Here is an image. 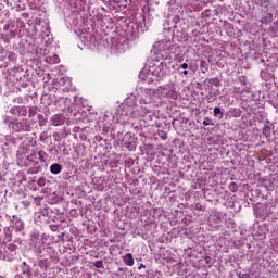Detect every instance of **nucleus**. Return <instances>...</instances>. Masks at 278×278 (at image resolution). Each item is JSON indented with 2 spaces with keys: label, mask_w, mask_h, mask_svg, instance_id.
<instances>
[{
  "label": "nucleus",
  "mask_w": 278,
  "mask_h": 278,
  "mask_svg": "<svg viewBox=\"0 0 278 278\" xmlns=\"http://www.w3.org/2000/svg\"><path fill=\"white\" fill-rule=\"evenodd\" d=\"M27 116V106H5L4 114L2 115L3 124L8 129H12L16 134L21 131H31V125L25 118L20 117Z\"/></svg>",
  "instance_id": "f257e3e1"
},
{
  "label": "nucleus",
  "mask_w": 278,
  "mask_h": 278,
  "mask_svg": "<svg viewBox=\"0 0 278 278\" xmlns=\"http://www.w3.org/2000/svg\"><path fill=\"white\" fill-rule=\"evenodd\" d=\"M0 62H4L1 66L8 68L10 66L9 62H16V53L8 52L5 49L0 48Z\"/></svg>",
  "instance_id": "f03ea898"
},
{
  "label": "nucleus",
  "mask_w": 278,
  "mask_h": 278,
  "mask_svg": "<svg viewBox=\"0 0 278 278\" xmlns=\"http://www.w3.org/2000/svg\"><path fill=\"white\" fill-rule=\"evenodd\" d=\"M16 257V245L14 243H10L4 248V254L0 255V260H4V262H12Z\"/></svg>",
  "instance_id": "7ed1b4c3"
},
{
  "label": "nucleus",
  "mask_w": 278,
  "mask_h": 278,
  "mask_svg": "<svg viewBox=\"0 0 278 278\" xmlns=\"http://www.w3.org/2000/svg\"><path fill=\"white\" fill-rule=\"evenodd\" d=\"M149 112H151V110H148L147 108L141 106L137 110L131 111L130 115L135 121H144Z\"/></svg>",
  "instance_id": "20e7f679"
},
{
  "label": "nucleus",
  "mask_w": 278,
  "mask_h": 278,
  "mask_svg": "<svg viewBox=\"0 0 278 278\" xmlns=\"http://www.w3.org/2000/svg\"><path fill=\"white\" fill-rule=\"evenodd\" d=\"M11 227L13 230H15V233H21L23 229H25V223L21 220V217H17L16 215H13L10 219Z\"/></svg>",
  "instance_id": "39448f33"
},
{
  "label": "nucleus",
  "mask_w": 278,
  "mask_h": 278,
  "mask_svg": "<svg viewBox=\"0 0 278 278\" xmlns=\"http://www.w3.org/2000/svg\"><path fill=\"white\" fill-rule=\"evenodd\" d=\"M118 116H119V121L123 123H131V118H134L131 116V110H129V108L127 106H123L118 111Z\"/></svg>",
  "instance_id": "423d86ee"
},
{
  "label": "nucleus",
  "mask_w": 278,
  "mask_h": 278,
  "mask_svg": "<svg viewBox=\"0 0 278 278\" xmlns=\"http://www.w3.org/2000/svg\"><path fill=\"white\" fill-rule=\"evenodd\" d=\"M153 94V90L151 89H142L140 92V103L141 105H149L151 103L152 99L151 96Z\"/></svg>",
  "instance_id": "0eeeda50"
},
{
  "label": "nucleus",
  "mask_w": 278,
  "mask_h": 278,
  "mask_svg": "<svg viewBox=\"0 0 278 278\" xmlns=\"http://www.w3.org/2000/svg\"><path fill=\"white\" fill-rule=\"evenodd\" d=\"M28 166H38V160H42V152H33L26 157Z\"/></svg>",
  "instance_id": "6e6552de"
},
{
  "label": "nucleus",
  "mask_w": 278,
  "mask_h": 278,
  "mask_svg": "<svg viewBox=\"0 0 278 278\" xmlns=\"http://www.w3.org/2000/svg\"><path fill=\"white\" fill-rule=\"evenodd\" d=\"M20 270H21L22 275H24V277H26V278L34 277V269L31 268V266H29V264H27V262H23L20 265Z\"/></svg>",
  "instance_id": "1a4fd4ad"
},
{
  "label": "nucleus",
  "mask_w": 278,
  "mask_h": 278,
  "mask_svg": "<svg viewBox=\"0 0 278 278\" xmlns=\"http://www.w3.org/2000/svg\"><path fill=\"white\" fill-rule=\"evenodd\" d=\"M50 35L51 28L49 26H46L40 33L41 40H45L46 45H51V39L49 38Z\"/></svg>",
  "instance_id": "9d476101"
},
{
  "label": "nucleus",
  "mask_w": 278,
  "mask_h": 278,
  "mask_svg": "<svg viewBox=\"0 0 278 278\" xmlns=\"http://www.w3.org/2000/svg\"><path fill=\"white\" fill-rule=\"evenodd\" d=\"M189 68L191 67L188 63H182L177 67V71L181 77H188V75H190Z\"/></svg>",
  "instance_id": "9b49d317"
},
{
  "label": "nucleus",
  "mask_w": 278,
  "mask_h": 278,
  "mask_svg": "<svg viewBox=\"0 0 278 278\" xmlns=\"http://www.w3.org/2000/svg\"><path fill=\"white\" fill-rule=\"evenodd\" d=\"M13 231L14 229L12 228V226H7L3 228L4 240L7 242H12Z\"/></svg>",
  "instance_id": "f8f14e48"
},
{
  "label": "nucleus",
  "mask_w": 278,
  "mask_h": 278,
  "mask_svg": "<svg viewBox=\"0 0 278 278\" xmlns=\"http://www.w3.org/2000/svg\"><path fill=\"white\" fill-rule=\"evenodd\" d=\"M51 125H53L54 127L64 125V116L60 114L53 115L51 118Z\"/></svg>",
  "instance_id": "ddd939ff"
},
{
  "label": "nucleus",
  "mask_w": 278,
  "mask_h": 278,
  "mask_svg": "<svg viewBox=\"0 0 278 278\" xmlns=\"http://www.w3.org/2000/svg\"><path fill=\"white\" fill-rule=\"evenodd\" d=\"M139 79H142L143 81L149 79V84H151V81H155V78L151 77V73L147 72V70L140 71Z\"/></svg>",
  "instance_id": "4468645a"
},
{
  "label": "nucleus",
  "mask_w": 278,
  "mask_h": 278,
  "mask_svg": "<svg viewBox=\"0 0 278 278\" xmlns=\"http://www.w3.org/2000/svg\"><path fill=\"white\" fill-rule=\"evenodd\" d=\"M138 99L134 93H131L128 98L125 99V105L126 108H134L137 103Z\"/></svg>",
  "instance_id": "2eb2a0df"
},
{
  "label": "nucleus",
  "mask_w": 278,
  "mask_h": 278,
  "mask_svg": "<svg viewBox=\"0 0 278 278\" xmlns=\"http://www.w3.org/2000/svg\"><path fill=\"white\" fill-rule=\"evenodd\" d=\"M50 173L52 175H60V173H62V165L59 164V163H53L51 166H50Z\"/></svg>",
  "instance_id": "dca6fc26"
},
{
  "label": "nucleus",
  "mask_w": 278,
  "mask_h": 278,
  "mask_svg": "<svg viewBox=\"0 0 278 278\" xmlns=\"http://www.w3.org/2000/svg\"><path fill=\"white\" fill-rule=\"evenodd\" d=\"M49 248H45L42 244L35 247V255L38 257H45V251H47Z\"/></svg>",
  "instance_id": "f3484780"
},
{
  "label": "nucleus",
  "mask_w": 278,
  "mask_h": 278,
  "mask_svg": "<svg viewBox=\"0 0 278 278\" xmlns=\"http://www.w3.org/2000/svg\"><path fill=\"white\" fill-rule=\"evenodd\" d=\"M17 166H29L27 162V156L25 154L17 155Z\"/></svg>",
  "instance_id": "a211bd4d"
},
{
  "label": "nucleus",
  "mask_w": 278,
  "mask_h": 278,
  "mask_svg": "<svg viewBox=\"0 0 278 278\" xmlns=\"http://www.w3.org/2000/svg\"><path fill=\"white\" fill-rule=\"evenodd\" d=\"M124 264L126 266H134V255L131 253H127L124 257Z\"/></svg>",
  "instance_id": "6ab92c4d"
},
{
  "label": "nucleus",
  "mask_w": 278,
  "mask_h": 278,
  "mask_svg": "<svg viewBox=\"0 0 278 278\" xmlns=\"http://www.w3.org/2000/svg\"><path fill=\"white\" fill-rule=\"evenodd\" d=\"M38 266L41 268V270H49V266H51V263L48 260H40L38 262Z\"/></svg>",
  "instance_id": "aec40b11"
},
{
  "label": "nucleus",
  "mask_w": 278,
  "mask_h": 278,
  "mask_svg": "<svg viewBox=\"0 0 278 278\" xmlns=\"http://www.w3.org/2000/svg\"><path fill=\"white\" fill-rule=\"evenodd\" d=\"M155 121V114L153 112L149 111L147 114L146 118H143V122L147 123L148 125H151Z\"/></svg>",
  "instance_id": "412c9836"
},
{
  "label": "nucleus",
  "mask_w": 278,
  "mask_h": 278,
  "mask_svg": "<svg viewBox=\"0 0 278 278\" xmlns=\"http://www.w3.org/2000/svg\"><path fill=\"white\" fill-rule=\"evenodd\" d=\"M263 136H265V138H270V122L267 121L265 123V126L263 128Z\"/></svg>",
  "instance_id": "4be33fe9"
},
{
  "label": "nucleus",
  "mask_w": 278,
  "mask_h": 278,
  "mask_svg": "<svg viewBox=\"0 0 278 278\" xmlns=\"http://www.w3.org/2000/svg\"><path fill=\"white\" fill-rule=\"evenodd\" d=\"M12 103H15L17 105H21L22 103H27V97H15L13 98Z\"/></svg>",
  "instance_id": "5701e85b"
},
{
  "label": "nucleus",
  "mask_w": 278,
  "mask_h": 278,
  "mask_svg": "<svg viewBox=\"0 0 278 278\" xmlns=\"http://www.w3.org/2000/svg\"><path fill=\"white\" fill-rule=\"evenodd\" d=\"M213 112H214L215 118H223V116H225V114L223 113L219 106H215Z\"/></svg>",
  "instance_id": "b1692460"
},
{
  "label": "nucleus",
  "mask_w": 278,
  "mask_h": 278,
  "mask_svg": "<svg viewBox=\"0 0 278 278\" xmlns=\"http://www.w3.org/2000/svg\"><path fill=\"white\" fill-rule=\"evenodd\" d=\"M160 48V51H166V49L170 48V43H164V41H159L156 43Z\"/></svg>",
  "instance_id": "393cba45"
},
{
  "label": "nucleus",
  "mask_w": 278,
  "mask_h": 278,
  "mask_svg": "<svg viewBox=\"0 0 278 278\" xmlns=\"http://www.w3.org/2000/svg\"><path fill=\"white\" fill-rule=\"evenodd\" d=\"M172 23L174 24V27L176 28L177 25H179V23H181V17L179 15H175L173 18H172Z\"/></svg>",
  "instance_id": "a878e982"
},
{
  "label": "nucleus",
  "mask_w": 278,
  "mask_h": 278,
  "mask_svg": "<svg viewBox=\"0 0 278 278\" xmlns=\"http://www.w3.org/2000/svg\"><path fill=\"white\" fill-rule=\"evenodd\" d=\"M36 114H38V109L36 106H31L29 110H28V116L29 118H31V116H36Z\"/></svg>",
  "instance_id": "bb28decb"
},
{
  "label": "nucleus",
  "mask_w": 278,
  "mask_h": 278,
  "mask_svg": "<svg viewBox=\"0 0 278 278\" xmlns=\"http://www.w3.org/2000/svg\"><path fill=\"white\" fill-rule=\"evenodd\" d=\"M228 188L230 192H238V184L236 182H230Z\"/></svg>",
  "instance_id": "cd10ccee"
},
{
  "label": "nucleus",
  "mask_w": 278,
  "mask_h": 278,
  "mask_svg": "<svg viewBox=\"0 0 278 278\" xmlns=\"http://www.w3.org/2000/svg\"><path fill=\"white\" fill-rule=\"evenodd\" d=\"M124 146L126 147V149H128V151H136V144L131 142H125Z\"/></svg>",
  "instance_id": "c85d7f7f"
},
{
  "label": "nucleus",
  "mask_w": 278,
  "mask_h": 278,
  "mask_svg": "<svg viewBox=\"0 0 278 278\" xmlns=\"http://www.w3.org/2000/svg\"><path fill=\"white\" fill-rule=\"evenodd\" d=\"M4 220H10V218L8 217V215L3 216L0 214V232H1V227H3L4 225Z\"/></svg>",
  "instance_id": "c756f323"
},
{
  "label": "nucleus",
  "mask_w": 278,
  "mask_h": 278,
  "mask_svg": "<svg viewBox=\"0 0 278 278\" xmlns=\"http://www.w3.org/2000/svg\"><path fill=\"white\" fill-rule=\"evenodd\" d=\"M60 84L62 86H71V79H68V78H61Z\"/></svg>",
  "instance_id": "7c9ffc66"
},
{
  "label": "nucleus",
  "mask_w": 278,
  "mask_h": 278,
  "mask_svg": "<svg viewBox=\"0 0 278 278\" xmlns=\"http://www.w3.org/2000/svg\"><path fill=\"white\" fill-rule=\"evenodd\" d=\"M204 127H207L208 125H214V123H212V118L210 117H205L203 123Z\"/></svg>",
  "instance_id": "2f4dec72"
},
{
  "label": "nucleus",
  "mask_w": 278,
  "mask_h": 278,
  "mask_svg": "<svg viewBox=\"0 0 278 278\" xmlns=\"http://www.w3.org/2000/svg\"><path fill=\"white\" fill-rule=\"evenodd\" d=\"M210 84H212V86H220V80H218V78H212Z\"/></svg>",
  "instance_id": "473e14b6"
},
{
  "label": "nucleus",
  "mask_w": 278,
  "mask_h": 278,
  "mask_svg": "<svg viewBox=\"0 0 278 278\" xmlns=\"http://www.w3.org/2000/svg\"><path fill=\"white\" fill-rule=\"evenodd\" d=\"M93 266H96L97 268H103V261H96L93 263Z\"/></svg>",
  "instance_id": "72a5a7b5"
},
{
  "label": "nucleus",
  "mask_w": 278,
  "mask_h": 278,
  "mask_svg": "<svg viewBox=\"0 0 278 278\" xmlns=\"http://www.w3.org/2000/svg\"><path fill=\"white\" fill-rule=\"evenodd\" d=\"M52 62H53L54 64H58V63L60 62V56H58V54H53V56H52Z\"/></svg>",
  "instance_id": "f704fd0d"
},
{
  "label": "nucleus",
  "mask_w": 278,
  "mask_h": 278,
  "mask_svg": "<svg viewBox=\"0 0 278 278\" xmlns=\"http://www.w3.org/2000/svg\"><path fill=\"white\" fill-rule=\"evenodd\" d=\"M204 261L207 266H212V258L210 256H205Z\"/></svg>",
  "instance_id": "c9c22d12"
},
{
  "label": "nucleus",
  "mask_w": 278,
  "mask_h": 278,
  "mask_svg": "<svg viewBox=\"0 0 278 278\" xmlns=\"http://www.w3.org/2000/svg\"><path fill=\"white\" fill-rule=\"evenodd\" d=\"M11 27H12V24L8 23V24L4 25L3 29H4V31H12Z\"/></svg>",
  "instance_id": "e433bc0d"
},
{
  "label": "nucleus",
  "mask_w": 278,
  "mask_h": 278,
  "mask_svg": "<svg viewBox=\"0 0 278 278\" xmlns=\"http://www.w3.org/2000/svg\"><path fill=\"white\" fill-rule=\"evenodd\" d=\"M181 40H184V42H186V40H188V34H184L181 37Z\"/></svg>",
  "instance_id": "4c0bfd02"
},
{
  "label": "nucleus",
  "mask_w": 278,
  "mask_h": 278,
  "mask_svg": "<svg viewBox=\"0 0 278 278\" xmlns=\"http://www.w3.org/2000/svg\"><path fill=\"white\" fill-rule=\"evenodd\" d=\"M47 99H51V96H45V97L41 99V101H43V103H47V102H45V101H47Z\"/></svg>",
  "instance_id": "58836bf2"
},
{
  "label": "nucleus",
  "mask_w": 278,
  "mask_h": 278,
  "mask_svg": "<svg viewBox=\"0 0 278 278\" xmlns=\"http://www.w3.org/2000/svg\"><path fill=\"white\" fill-rule=\"evenodd\" d=\"M38 184L39 186H45V179H39Z\"/></svg>",
  "instance_id": "ea45409f"
},
{
  "label": "nucleus",
  "mask_w": 278,
  "mask_h": 278,
  "mask_svg": "<svg viewBox=\"0 0 278 278\" xmlns=\"http://www.w3.org/2000/svg\"><path fill=\"white\" fill-rule=\"evenodd\" d=\"M241 84L243 85V86H245L247 85V80H241Z\"/></svg>",
  "instance_id": "a19ab883"
},
{
  "label": "nucleus",
  "mask_w": 278,
  "mask_h": 278,
  "mask_svg": "<svg viewBox=\"0 0 278 278\" xmlns=\"http://www.w3.org/2000/svg\"><path fill=\"white\" fill-rule=\"evenodd\" d=\"M141 268H146V266H144L143 264H141V265L139 266V270H140Z\"/></svg>",
  "instance_id": "79ce46f5"
},
{
  "label": "nucleus",
  "mask_w": 278,
  "mask_h": 278,
  "mask_svg": "<svg viewBox=\"0 0 278 278\" xmlns=\"http://www.w3.org/2000/svg\"><path fill=\"white\" fill-rule=\"evenodd\" d=\"M15 278H22L21 275H16Z\"/></svg>",
  "instance_id": "37998d69"
},
{
  "label": "nucleus",
  "mask_w": 278,
  "mask_h": 278,
  "mask_svg": "<svg viewBox=\"0 0 278 278\" xmlns=\"http://www.w3.org/2000/svg\"><path fill=\"white\" fill-rule=\"evenodd\" d=\"M241 278H249V276L244 275V276H242Z\"/></svg>",
  "instance_id": "c03bdc74"
},
{
  "label": "nucleus",
  "mask_w": 278,
  "mask_h": 278,
  "mask_svg": "<svg viewBox=\"0 0 278 278\" xmlns=\"http://www.w3.org/2000/svg\"><path fill=\"white\" fill-rule=\"evenodd\" d=\"M46 105H51V102H47Z\"/></svg>",
  "instance_id": "a18cd8bd"
},
{
  "label": "nucleus",
  "mask_w": 278,
  "mask_h": 278,
  "mask_svg": "<svg viewBox=\"0 0 278 278\" xmlns=\"http://www.w3.org/2000/svg\"><path fill=\"white\" fill-rule=\"evenodd\" d=\"M58 136V132H55L54 135H53V138H55Z\"/></svg>",
  "instance_id": "49530a36"
},
{
  "label": "nucleus",
  "mask_w": 278,
  "mask_h": 278,
  "mask_svg": "<svg viewBox=\"0 0 278 278\" xmlns=\"http://www.w3.org/2000/svg\"><path fill=\"white\" fill-rule=\"evenodd\" d=\"M155 79H160V76H156Z\"/></svg>",
  "instance_id": "de8ad7c7"
},
{
  "label": "nucleus",
  "mask_w": 278,
  "mask_h": 278,
  "mask_svg": "<svg viewBox=\"0 0 278 278\" xmlns=\"http://www.w3.org/2000/svg\"><path fill=\"white\" fill-rule=\"evenodd\" d=\"M119 271L123 273V268H119Z\"/></svg>",
  "instance_id": "09e8293b"
},
{
  "label": "nucleus",
  "mask_w": 278,
  "mask_h": 278,
  "mask_svg": "<svg viewBox=\"0 0 278 278\" xmlns=\"http://www.w3.org/2000/svg\"><path fill=\"white\" fill-rule=\"evenodd\" d=\"M168 92H170L172 94L174 93L173 91H168Z\"/></svg>",
  "instance_id": "8fccbe9b"
},
{
  "label": "nucleus",
  "mask_w": 278,
  "mask_h": 278,
  "mask_svg": "<svg viewBox=\"0 0 278 278\" xmlns=\"http://www.w3.org/2000/svg\"><path fill=\"white\" fill-rule=\"evenodd\" d=\"M164 90H166V87H164Z\"/></svg>",
  "instance_id": "3c124183"
},
{
  "label": "nucleus",
  "mask_w": 278,
  "mask_h": 278,
  "mask_svg": "<svg viewBox=\"0 0 278 278\" xmlns=\"http://www.w3.org/2000/svg\"><path fill=\"white\" fill-rule=\"evenodd\" d=\"M0 244H1V238H0Z\"/></svg>",
  "instance_id": "603ef678"
}]
</instances>
